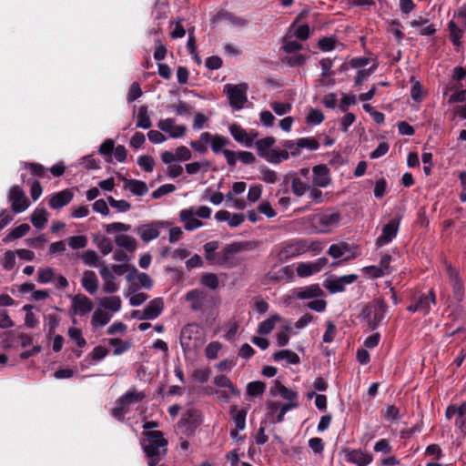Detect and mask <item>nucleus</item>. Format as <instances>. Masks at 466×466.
<instances>
[{
  "instance_id": "nucleus-1",
  "label": "nucleus",
  "mask_w": 466,
  "mask_h": 466,
  "mask_svg": "<svg viewBox=\"0 0 466 466\" xmlns=\"http://www.w3.org/2000/svg\"><path fill=\"white\" fill-rule=\"evenodd\" d=\"M148 466H157L167 453V441L162 431H144L140 441Z\"/></svg>"
},
{
  "instance_id": "nucleus-2",
  "label": "nucleus",
  "mask_w": 466,
  "mask_h": 466,
  "mask_svg": "<svg viewBox=\"0 0 466 466\" xmlns=\"http://www.w3.org/2000/svg\"><path fill=\"white\" fill-rule=\"evenodd\" d=\"M308 222L318 234H329L338 228L342 220L341 213L333 208L320 209L307 218Z\"/></svg>"
},
{
  "instance_id": "nucleus-3",
  "label": "nucleus",
  "mask_w": 466,
  "mask_h": 466,
  "mask_svg": "<svg viewBox=\"0 0 466 466\" xmlns=\"http://www.w3.org/2000/svg\"><path fill=\"white\" fill-rule=\"evenodd\" d=\"M211 214L212 209L209 207L200 206L197 209L194 208L181 209L179 211L178 217L180 222L184 226V228L187 231H193L204 226V223L198 219V218L202 219H208L210 218Z\"/></svg>"
},
{
  "instance_id": "nucleus-4",
  "label": "nucleus",
  "mask_w": 466,
  "mask_h": 466,
  "mask_svg": "<svg viewBox=\"0 0 466 466\" xmlns=\"http://www.w3.org/2000/svg\"><path fill=\"white\" fill-rule=\"evenodd\" d=\"M145 398L146 394L137 389L127 390L116 400V407L111 410L112 416L118 420H123L125 415L130 410V405L140 402Z\"/></svg>"
},
{
  "instance_id": "nucleus-5",
  "label": "nucleus",
  "mask_w": 466,
  "mask_h": 466,
  "mask_svg": "<svg viewBox=\"0 0 466 466\" xmlns=\"http://www.w3.org/2000/svg\"><path fill=\"white\" fill-rule=\"evenodd\" d=\"M450 39L453 46H460L461 39L466 31V5H461L453 14V19L448 23Z\"/></svg>"
},
{
  "instance_id": "nucleus-6",
  "label": "nucleus",
  "mask_w": 466,
  "mask_h": 466,
  "mask_svg": "<svg viewBox=\"0 0 466 466\" xmlns=\"http://www.w3.org/2000/svg\"><path fill=\"white\" fill-rule=\"evenodd\" d=\"M269 393L272 396L279 395L283 400L288 401L287 403L283 404V408L279 418V420H281L282 415H285L289 410L299 406V393L284 386L279 380H274L273 385L269 390Z\"/></svg>"
},
{
  "instance_id": "nucleus-7",
  "label": "nucleus",
  "mask_w": 466,
  "mask_h": 466,
  "mask_svg": "<svg viewBox=\"0 0 466 466\" xmlns=\"http://www.w3.org/2000/svg\"><path fill=\"white\" fill-rule=\"evenodd\" d=\"M388 306L381 299H374L370 305L363 309V314L368 318V323L371 329L377 327L385 319Z\"/></svg>"
},
{
  "instance_id": "nucleus-8",
  "label": "nucleus",
  "mask_w": 466,
  "mask_h": 466,
  "mask_svg": "<svg viewBox=\"0 0 466 466\" xmlns=\"http://www.w3.org/2000/svg\"><path fill=\"white\" fill-rule=\"evenodd\" d=\"M248 86L246 83L238 85L227 84L224 86V92L226 93L229 105L236 110L244 107L245 103L248 101L247 92Z\"/></svg>"
},
{
  "instance_id": "nucleus-9",
  "label": "nucleus",
  "mask_w": 466,
  "mask_h": 466,
  "mask_svg": "<svg viewBox=\"0 0 466 466\" xmlns=\"http://www.w3.org/2000/svg\"><path fill=\"white\" fill-rule=\"evenodd\" d=\"M301 239L285 242L273 250L279 262H285L289 259L303 255Z\"/></svg>"
},
{
  "instance_id": "nucleus-10",
  "label": "nucleus",
  "mask_w": 466,
  "mask_h": 466,
  "mask_svg": "<svg viewBox=\"0 0 466 466\" xmlns=\"http://www.w3.org/2000/svg\"><path fill=\"white\" fill-rule=\"evenodd\" d=\"M168 223L162 220H155L137 227L135 231L144 242H149L157 239L160 235V230L167 228Z\"/></svg>"
},
{
  "instance_id": "nucleus-11",
  "label": "nucleus",
  "mask_w": 466,
  "mask_h": 466,
  "mask_svg": "<svg viewBox=\"0 0 466 466\" xmlns=\"http://www.w3.org/2000/svg\"><path fill=\"white\" fill-rule=\"evenodd\" d=\"M436 304V297L432 290L428 294H419L412 298V303L408 306L407 309L410 312H421L427 315L431 309V305Z\"/></svg>"
},
{
  "instance_id": "nucleus-12",
  "label": "nucleus",
  "mask_w": 466,
  "mask_h": 466,
  "mask_svg": "<svg viewBox=\"0 0 466 466\" xmlns=\"http://www.w3.org/2000/svg\"><path fill=\"white\" fill-rule=\"evenodd\" d=\"M8 201L11 203L12 210L15 213H21L26 210L30 202L23 189L18 186H13L8 192Z\"/></svg>"
},
{
  "instance_id": "nucleus-13",
  "label": "nucleus",
  "mask_w": 466,
  "mask_h": 466,
  "mask_svg": "<svg viewBox=\"0 0 466 466\" xmlns=\"http://www.w3.org/2000/svg\"><path fill=\"white\" fill-rule=\"evenodd\" d=\"M358 279L356 274L341 277L331 276L324 281V287L332 294L343 292L347 285L354 283Z\"/></svg>"
},
{
  "instance_id": "nucleus-14",
  "label": "nucleus",
  "mask_w": 466,
  "mask_h": 466,
  "mask_svg": "<svg viewBox=\"0 0 466 466\" xmlns=\"http://www.w3.org/2000/svg\"><path fill=\"white\" fill-rule=\"evenodd\" d=\"M401 218H395L382 227L381 234L376 239L377 247H383L390 243L396 238Z\"/></svg>"
},
{
  "instance_id": "nucleus-15",
  "label": "nucleus",
  "mask_w": 466,
  "mask_h": 466,
  "mask_svg": "<svg viewBox=\"0 0 466 466\" xmlns=\"http://www.w3.org/2000/svg\"><path fill=\"white\" fill-rule=\"evenodd\" d=\"M228 129L233 138L247 147H251L258 136L257 131L253 129L247 131L238 124H232Z\"/></svg>"
},
{
  "instance_id": "nucleus-16",
  "label": "nucleus",
  "mask_w": 466,
  "mask_h": 466,
  "mask_svg": "<svg viewBox=\"0 0 466 466\" xmlns=\"http://www.w3.org/2000/svg\"><path fill=\"white\" fill-rule=\"evenodd\" d=\"M157 127L167 134L171 138H181L187 133V127L184 125H177L174 118L161 119L157 123Z\"/></svg>"
},
{
  "instance_id": "nucleus-17",
  "label": "nucleus",
  "mask_w": 466,
  "mask_h": 466,
  "mask_svg": "<svg viewBox=\"0 0 466 466\" xmlns=\"http://www.w3.org/2000/svg\"><path fill=\"white\" fill-rule=\"evenodd\" d=\"M327 263L326 258H319L314 262H300L298 264L296 271L299 277L307 278L320 272Z\"/></svg>"
},
{
  "instance_id": "nucleus-18",
  "label": "nucleus",
  "mask_w": 466,
  "mask_h": 466,
  "mask_svg": "<svg viewBox=\"0 0 466 466\" xmlns=\"http://www.w3.org/2000/svg\"><path fill=\"white\" fill-rule=\"evenodd\" d=\"M201 422V414L196 409H188L178 421V428L184 432H191Z\"/></svg>"
},
{
  "instance_id": "nucleus-19",
  "label": "nucleus",
  "mask_w": 466,
  "mask_h": 466,
  "mask_svg": "<svg viewBox=\"0 0 466 466\" xmlns=\"http://www.w3.org/2000/svg\"><path fill=\"white\" fill-rule=\"evenodd\" d=\"M198 327L195 324H188L182 329L180 344L185 350L198 346Z\"/></svg>"
},
{
  "instance_id": "nucleus-20",
  "label": "nucleus",
  "mask_w": 466,
  "mask_h": 466,
  "mask_svg": "<svg viewBox=\"0 0 466 466\" xmlns=\"http://www.w3.org/2000/svg\"><path fill=\"white\" fill-rule=\"evenodd\" d=\"M345 460L356 466H368L373 461V456L360 449L344 450Z\"/></svg>"
},
{
  "instance_id": "nucleus-21",
  "label": "nucleus",
  "mask_w": 466,
  "mask_h": 466,
  "mask_svg": "<svg viewBox=\"0 0 466 466\" xmlns=\"http://www.w3.org/2000/svg\"><path fill=\"white\" fill-rule=\"evenodd\" d=\"M207 292L199 289H192L186 294V300L193 311L202 310L208 301Z\"/></svg>"
},
{
  "instance_id": "nucleus-22",
  "label": "nucleus",
  "mask_w": 466,
  "mask_h": 466,
  "mask_svg": "<svg viewBox=\"0 0 466 466\" xmlns=\"http://www.w3.org/2000/svg\"><path fill=\"white\" fill-rule=\"evenodd\" d=\"M72 309L74 314L86 316L93 309V303L86 295L78 294L72 298Z\"/></svg>"
},
{
  "instance_id": "nucleus-23",
  "label": "nucleus",
  "mask_w": 466,
  "mask_h": 466,
  "mask_svg": "<svg viewBox=\"0 0 466 466\" xmlns=\"http://www.w3.org/2000/svg\"><path fill=\"white\" fill-rule=\"evenodd\" d=\"M99 274L103 279V291L105 293L112 294L119 289V285L116 282V278L107 266H102Z\"/></svg>"
},
{
  "instance_id": "nucleus-24",
  "label": "nucleus",
  "mask_w": 466,
  "mask_h": 466,
  "mask_svg": "<svg viewBox=\"0 0 466 466\" xmlns=\"http://www.w3.org/2000/svg\"><path fill=\"white\" fill-rule=\"evenodd\" d=\"M204 138H208V145L214 154H223V151L227 150L226 147L230 144V140L227 137L218 134L208 132V135L203 137Z\"/></svg>"
},
{
  "instance_id": "nucleus-25",
  "label": "nucleus",
  "mask_w": 466,
  "mask_h": 466,
  "mask_svg": "<svg viewBox=\"0 0 466 466\" xmlns=\"http://www.w3.org/2000/svg\"><path fill=\"white\" fill-rule=\"evenodd\" d=\"M321 66L320 83L323 86H334L335 85V72L331 71L333 66V60L330 58H322L319 61Z\"/></svg>"
},
{
  "instance_id": "nucleus-26",
  "label": "nucleus",
  "mask_w": 466,
  "mask_h": 466,
  "mask_svg": "<svg viewBox=\"0 0 466 466\" xmlns=\"http://www.w3.org/2000/svg\"><path fill=\"white\" fill-rule=\"evenodd\" d=\"M312 172L314 186L326 187L330 184L331 178L329 177V171L325 165L315 166Z\"/></svg>"
},
{
  "instance_id": "nucleus-27",
  "label": "nucleus",
  "mask_w": 466,
  "mask_h": 466,
  "mask_svg": "<svg viewBox=\"0 0 466 466\" xmlns=\"http://www.w3.org/2000/svg\"><path fill=\"white\" fill-rule=\"evenodd\" d=\"M73 193L69 189H64L54 194L49 199V206L53 209H60L69 204L73 199Z\"/></svg>"
},
{
  "instance_id": "nucleus-28",
  "label": "nucleus",
  "mask_w": 466,
  "mask_h": 466,
  "mask_svg": "<svg viewBox=\"0 0 466 466\" xmlns=\"http://www.w3.org/2000/svg\"><path fill=\"white\" fill-rule=\"evenodd\" d=\"M241 250L239 243L227 245L221 251L218 252L217 265H225L233 260L234 254Z\"/></svg>"
},
{
  "instance_id": "nucleus-29",
  "label": "nucleus",
  "mask_w": 466,
  "mask_h": 466,
  "mask_svg": "<svg viewBox=\"0 0 466 466\" xmlns=\"http://www.w3.org/2000/svg\"><path fill=\"white\" fill-rule=\"evenodd\" d=\"M410 25L414 28H419L420 35H421L430 36L434 35L436 32L435 25L431 24L429 19L422 16H418L417 18L411 20L410 22Z\"/></svg>"
},
{
  "instance_id": "nucleus-30",
  "label": "nucleus",
  "mask_w": 466,
  "mask_h": 466,
  "mask_svg": "<svg viewBox=\"0 0 466 466\" xmlns=\"http://www.w3.org/2000/svg\"><path fill=\"white\" fill-rule=\"evenodd\" d=\"M144 317L146 319H155L162 313L164 309V300L162 298L152 299L144 309Z\"/></svg>"
},
{
  "instance_id": "nucleus-31",
  "label": "nucleus",
  "mask_w": 466,
  "mask_h": 466,
  "mask_svg": "<svg viewBox=\"0 0 466 466\" xmlns=\"http://www.w3.org/2000/svg\"><path fill=\"white\" fill-rule=\"evenodd\" d=\"M283 408V404L279 400H268L267 402V418L272 421L273 423H280L284 420V416H281V420H279V416L281 413V410Z\"/></svg>"
},
{
  "instance_id": "nucleus-32",
  "label": "nucleus",
  "mask_w": 466,
  "mask_h": 466,
  "mask_svg": "<svg viewBox=\"0 0 466 466\" xmlns=\"http://www.w3.org/2000/svg\"><path fill=\"white\" fill-rule=\"evenodd\" d=\"M82 287L89 294H95L98 289V279L96 273L92 270H86L81 279Z\"/></svg>"
},
{
  "instance_id": "nucleus-33",
  "label": "nucleus",
  "mask_w": 466,
  "mask_h": 466,
  "mask_svg": "<svg viewBox=\"0 0 466 466\" xmlns=\"http://www.w3.org/2000/svg\"><path fill=\"white\" fill-rule=\"evenodd\" d=\"M273 360L276 362L285 361L287 364L296 365L300 361L299 356L290 350H282L277 351L273 354Z\"/></svg>"
},
{
  "instance_id": "nucleus-34",
  "label": "nucleus",
  "mask_w": 466,
  "mask_h": 466,
  "mask_svg": "<svg viewBox=\"0 0 466 466\" xmlns=\"http://www.w3.org/2000/svg\"><path fill=\"white\" fill-rule=\"evenodd\" d=\"M111 319L112 315L107 311L102 309H96L92 315L91 325L94 329L102 328L107 325Z\"/></svg>"
},
{
  "instance_id": "nucleus-35",
  "label": "nucleus",
  "mask_w": 466,
  "mask_h": 466,
  "mask_svg": "<svg viewBox=\"0 0 466 466\" xmlns=\"http://www.w3.org/2000/svg\"><path fill=\"white\" fill-rule=\"evenodd\" d=\"M115 243L117 247L122 248L129 252L137 249V242L132 236L126 234H117L115 236Z\"/></svg>"
},
{
  "instance_id": "nucleus-36",
  "label": "nucleus",
  "mask_w": 466,
  "mask_h": 466,
  "mask_svg": "<svg viewBox=\"0 0 466 466\" xmlns=\"http://www.w3.org/2000/svg\"><path fill=\"white\" fill-rule=\"evenodd\" d=\"M324 295L323 290L318 284H313L308 287L301 289L298 294V299H317L322 297Z\"/></svg>"
},
{
  "instance_id": "nucleus-37",
  "label": "nucleus",
  "mask_w": 466,
  "mask_h": 466,
  "mask_svg": "<svg viewBox=\"0 0 466 466\" xmlns=\"http://www.w3.org/2000/svg\"><path fill=\"white\" fill-rule=\"evenodd\" d=\"M128 280H137L138 283L145 289H149L153 285V281L148 274L144 272H138L136 268L133 267L132 270L127 275Z\"/></svg>"
},
{
  "instance_id": "nucleus-38",
  "label": "nucleus",
  "mask_w": 466,
  "mask_h": 466,
  "mask_svg": "<svg viewBox=\"0 0 466 466\" xmlns=\"http://www.w3.org/2000/svg\"><path fill=\"white\" fill-rule=\"evenodd\" d=\"M125 188L128 189L133 195L142 197L148 191L145 182L137 179L126 180Z\"/></svg>"
},
{
  "instance_id": "nucleus-39",
  "label": "nucleus",
  "mask_w": 466,
  "mask_h": 466,
  "mask_svg": "<svg viewBox=\"0 0 466 466\" xmlns=\"http://www.w3.org/2000/svg\"><path fill=\"white\" fill-rule=\"evenodd\" d=\"M99 305L113 313L121 309L122 301L118 296L104 297L99 300Z\"/></svg>"
},
{
  "instance_id": "nucleus-40",
  "label": "nucleus",
  "mask_w": 466,
  "mask_h": 466,
  "mask_svg": "<svg viewBox=\"0 0 466 466\" xmlns=\"http://www.w3.org/2000/svg\"><path fill=\"white\" fill-rule=\"evenodd\" d=\"M275 143L276 139L273 137H267L257 140L255 143V147L257 148L258 156L264 158L266 155L270 151Z\"/></svg>"
},
{
  "instance_id": "nucleus-41",
  "label": "nucleus",
  "mask_w": 466,
  "mask_h": 466,
  "mask_svg": "<svg viewBox=\"0 0 466 466\" xmlns=\"http://www.w3.org/2000/svg\"><path fill=\"white\" fill-rule=\"evenodd\" d=\"M230 415L238 430L243 431L246 427L247 410H238L237 406L230 408Z\"/></svg>"
},
{
  "instance_id": "nucleus-42",
  "label": "nucleus",
  "mask_w": 466,
  "mask_h": 466,
  "mask_svg": "<svg viewBox=\"0 0 466 466\" xmlns=\"http://www.w3.org/2000/svg\"><path fill=\"white\" fill-rule=\"evenodd\" d=\"M303 254L310 252L313 256L319 255L323 249V243L319 240L301 238Z\"/></svg>"
},
{
  "instance_id": "nucleus-43",
  "label": "nucleus",
  "mask_w": 466,
  "mask_h": 466,
  "mask_svg": "<svg viewBox=\"0 0 466 466\" xmlns=\"http://www.w3.org/2000/svg\"><path fill=\"white\" fill-rule=\"evenodd\" d=\"M264 158L269 163L279 164L283 160L289 159V152L284 149L272 147Z\"/></svg>"
},
{
  "instance_id": "nucleus-44",
  "label": "nucleus",
  "mask_w": 466,
  "mask_h": 466,
  "mask_svg": "<svg viewBox=\"0 0 466 466\" xmlns=\"http://www.w3.org/2000/svg\"><path fill=\"white\" fill-rule=\"evenodd\" d=\"M137 127L147 129L151 127V120L147 106H141L137 114Z\"/></svg>"
},
{
  "instance_id": "nucleus-45",
  "label": "nucleus",
  "mask_w": 466,
  "mask_h": 466,
  "mask_svg": "<svg viewBox=\"0 0 466 466\" xmlns=\"http://www.w3.org/2000/svg\"><path fill=\"white\" fill-rule=\"evenodd\" d=\"M31 221L36 228H43L47 222V211L45 208H35L31 216Z\"/></svg>"
},
{
  "instance_id": "nucleus-46",
  "label": "nucleus",
  "mask_w": 466,
  "mask_h": 466,
  "mask_svg": "<svg viewBox=\"0 0 466 466\" xmlns=\"http://www.w3.org/2000/svg\"><path fill=\"white\" fill-rule=\"evenodd\" d=\"M108 344L114 348V355H121L132 347L130 340H122L120 339H110Z\"/></svg>"
},
{
  "instance_id": "nucleus-47",
  "label": "nucleus",
  "mask_w": 466,
  "mask_h": 466,
  "mask_svg": "<svg viewBox=\"0 0 466 466\" xmlns=\"http://www.w3.org/2000/svg\"><path fill=\"white\" fill-rule=\"evenodd\" d=\"M281 319V317L278 314H275V315H271L268 319H267L266 320L262 321L259 326H258V332L261 335H267V334H269L274 327H275V323L277 321H279Z\"/></svg>"
},
{
  "instance_id": "nucleus-48",
  "label": "nucleus",
  "mask_w": 466,
  "mask_h": 466,
  "mask_svg": "<svg viewBox=\"0 0 466 466\" xmlns=\"http://www.w3.org/2000/svg\"><path fill=\"white\" fill-rule=\"evenodd\" d=\"M214 384L220 388H227L229 390L231 395L239 396L240 391L233 385L230 380L226 375H218L214 379Z\"/></svg>"
},
{
  "instance_id": "nucleus-49",
  "label": "nucleus",
  "mask_w": 466,
  "mask_h": 466,
  "mask_svg": "<svg viewBox=\"0 0 466 466\" xmlns=\"http://www.w3.org/2000/svg\"><path fill=\"white\" fill-rule=\"evenodd\" d=\"M350 251V247L346 242L332 244L328 250V254L333 258H339Z\"/></svg>"
},
{
  "instance_id": "nucleus-50",
  "label": "nucleus",
  "mask_w": 466,
  "mask_h": 466,
  "mask_svg": "<svg viewBox=\"0 0 466 466\" xmlns=\"http://www.w3.org/2000/svg\"><path fill=\"white\" fill-rule=\"evenodd\" d=\"M29 230H30V226L28 224H25V223L21 224V225L15 227V228H13L8 233V235L5 238V241L20 238L24 237L25 235H26L29 232Z\"/></svg>"
},
{
  "instance_id": "nucleus-51",
  "label": "nucleus",
  "mask_w": 466,
  "mask_h": 466,
  "mask_svg": "<svg viewBox=\"0 0 466 466\" xmlns=\"http://www.w3.org/2000/svg\"><path fill=\"white\" fill-rule=\"evenodd\" d=\"M290 30L293 31V35L301 41L307 40L310 35V27L306 24L299 25H295V24H292Z\"/></svg>"
},
{
  "instance_id": "nucleus-52",
  "label": "nucleus",
  "mask_w": 466,
  "mask_h": 466,
  "mask_svg": "<svg viewBox=\"0 0 466 466\" xmlns=\"http://www.w3.org/2000/svg\"><path fill=\"white\" fill-rule=\"evenodd\" d=\"M309 185L303 182L299 177H293L291 180V190L298 196H303L308 190H309Z\"/></svg>"
},
{
  "instance_id": "nucleus-53",
  "label": "nucleus",
  "mask_w": 466,
  "mask_h": 466,
  "mask_svg": "<svg viewBox=\"0 0 466 466\" xmlns=\"http://www.w3.org/2000/svg\"><path fill=\"white\" fill-rule=\"evenodd\" d=\"M209 167V162L205 160L202 162H191L188 164H186V171L189 175L197 174L200 171L207 172L208 168Z\"/></svg>"
},
{
  "instance_id": "nucleus-54",
  "label": "nucleus",
  "mask_w": 466,
  "mask_h": 466,
  "mask_svg": "<svg viewBox=\"0 0 466 466\" xmlns=\"http://www.w3.org/2000/svg\"><path fill=\"white\" fill-rule=\"evenodd\" d=\"M205 135H208V132H203L200 134L199 139L190 142V147L198 153L204 154L208 151V138H204Z\"/></svg>"
},
{
  "instance_id": "nucleus-55",
  "label": "nucleus",
  "mask_w": 466,
  "mask_h": 466,
  "mask_svg": "<svg viewBox=\"0 0 466 466\" xmlns=\"http://www.w3.org/2000/svg\"><path fill=\"white\" fill-rule=\"evenodd\" d=\"M412 86L410 87V96L416 102H421L424 96V90L422 85L415 80L414 77H411Z\"/></svg>"
},
{
  "instance_id": "nucleus-56",
  "label": "nucleus",
  "mask_w": 466,
  "mask_h": 466,
  "mask_svg": "<svg viewBox=\"0 0 466 466\" xmlns=\"http://www.w3.org/2000/svg\"><path fill=\"white\" fill-rule=\"evenodd\" d=\"M324 118V114L321 110L311 108L306 117V123L310 126H316L319 125Z\"/></svg>"
},
{
  "instance_id": "nucleus-57",
  "label": "nucleus",
  "mask_w": 466,
  "mask_h": 466,
  "mask_svg": "<svg viewBox=\"0 0 466 466\" xmlns=\"http://www.w3.org/2000/svg\"><path fill=\"white\" fill-rule=\"evenodd\" d=\"M269 106L278 116L289 114L292 109V105L290 103L278 101L271 102Z\"/></svg>"
},
{
  "instance_id": "nucleus-58",
  "label": "nucleus",
  "mask_w": 466,
  "mask_h": 466,
  "mask_svg": "<svg viewBox=\"0 0 466 466\" xmlns=\"http://www.w3.org/2000/svg\"><path fill=\"white\" fill-rule=\"evenodd\" d=\"M68 337L79 347L83 348L86 346V341L82 335V331L78 328L71 327L68 329Z\"/></svg>"
},
{
  "instance_id": "nucleus-59",
  "label": "nucleus",
  "mask_w": 466,
  "mask_h": 466,
  "mask_svg": "<svg viewBox=\"0 0 466 466\" xmlns=\"http://www.w3.org/2000/svg\"><path fill=\"white\" fill-rule=\"evenodd\" d=\"M266 390V384L261 381H252L247 386V393L251 397L261 395Z\"/></svg>"
},
{
  "instance_id": "nucleus-60",
  "label": "nucleus",
  "mask_w": 466,
  "mask_h": 466,
  "mask_svg": "<svg viewBox=\"0 0 466 466\" xmlns=\"http://www.w3.org/2000/svg\"><path fill=\"white\" fill-rule=\"evenodd\" d=\"M81 259L86 266L96 267L99 261V257L96 251L88 249L82 253Z\"/></svg>"
},
{
  "instance_id": "nucleus-61",
  "label": "nucleus",
  "mask_w": 466,
  "mask_h": 466,
  "mask_svg": "<svg viewBox=\"0 0 466 466\" xmlns=\"http://www.w3.org/2000/svg\"><path fill=\"white\" fill-rule=\"evenodd\" d=\"M307 60V56L303 54H292L289 56H286L283 59V62L289 66H300L305 64Z\"/></svg>"
},
{
  "instance_id": "nucleus-62",
  "label": "nucleus",
  "mask_w": 466,
  "mask_h": 466,
  "mask_svg": "<svg viewBox=\"0 0 466 466\" xmlns=\"http://www.w3.org/2000/svg\"><path fill=\"white\" fill-rule=\"evenodd\" d=\"M107 201L113 208L121 213L127 212L131 208L130 203L126 200H116L112 196L107 197Z\"/></svg>"
},
{
  "instance_id": "nucleus-63",
  "label": "nucleus",
  "mask_w": 466,
  "mask_h": 466,
  "mask_svg": "<svg viewBox=\"0 0 466 466\" xmlns=\"http://www.w3.org/2000/svg\"><path fill=\"white\" fill-rule=\"evenodd\" d=\"M68 245L73 249L84 248L88 243V239L86 236H74L67 239Z\"/></svg>"
},
{
  "instance_id": "nucleus-64",
  "label": "nucleus",
  "mask_w": 466,
  "mask_h": 466,
  "mask_svg": "<svg viewBox=\"0 0 466 466\" xmlns=\"http://www.w3.org/2000/svg\"><path fill=\"white\" fill-rule=\"evenodd\" d=\"M137 165L146 172H152L155 167V160L151 156L143 155L137 158Z\"/></svg>"
}]
</instances>
